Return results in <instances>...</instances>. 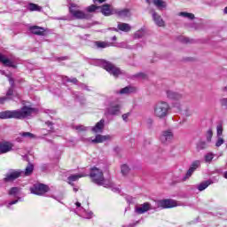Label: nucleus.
Returning a JSON list of instances; mask_svg holds the SVG:
<instances>
[{
	"label": "nucleus",
	"mask_w": 227,
	"mask_h": 227,
	"mask_svg": "<svg viewBox=\"0 0 227 227\" xmlns=\"http://www.w3.org/2000/svg\"><path fill=\"white\" fill-rule=\"evenodd\" d=\"M94 45L97 47V49H106V47H110L111 43L102 41H96Z\"/></svg>",
	"instance_id": "25"
},
{
	"label": "nucleus",
	"mask_w": 227,
	"mask_h": 227,
	"mask_svg": "<svg viewBox=\"0 0 227 227\" xmlns=\"http://www.w3.org/2000/svg\"><path fill=\"white\" fill-rule=\"evenodd\" d=\"M179 15L181 17H184L185 19H189L190 20H193V19L195 18L194 14L191 12H180Z\"/></svg>",
	"instance_id": "34"
},
{
	"label": "nucleus",
	"mask_w": 227,
	"mask_h": 227,
	"mask_svg": "<svg viewBox=\"0 0 227 227\" xmlns=\"http://www.w3.org/2000/svg\"><path fill=\"white\" fill-rule=\"evenodd\" d=\"M106 127V120L101 119L95 126L91 127V132L94 134H102Z\"/></svg>",
	"instance_id": "15"
},
{
	"label": "nucleus",
	"mask_w": 227,
	"mask_h": 227,
	"mask_svg": "<svg viewBox=\"0 0 227 227\" xmlns=\"http://www.w3.org/2000/svg\"><path fill=\"white\" fill-rule=\"evenodd\" d=\"M150 13L156 26H158L159 27H164L165 22H164V20H162V17L159 15V13H157V12H155V10L153 9L150 11Z\"/></svg>",
	"instance_id": "10"
},
{
	"label": "nucleus",
	"mask_w": 227,
	"mask_h": 227,
	"mask_svg": "<svg viewBox=\"0 0 227 227\" xmlns=\"http://www.w3.org/2000/svg\"><path fill=\"white\" fill-rule=\"evenodd\" d=\"M9 82H10L11 86H13V84H15V81L12 77H9Z\"/></svg>",
	"instance_id": "49"
},
{
	"label": "nucleus",
	"mask_w": 227,
	"mask_h": 227,
	"mask_svg": "<svg viewBox=\"0 0 227 227\" xmlns=\"http://www.w3.org/2000/svg\"><path fill=\"white\" fill-rule=\"evenodd\" d=\"M224 13H226L227 14V6L224 8Z\"/></svg>",
	"instance_id": "60"
},
{
	"label": "nucleus",
	"mask_w": 227,
	"mask_h": 227,
	"mask_svg": "<svg viewBox=\"0 0 227 227\" xmlns=\"http://www.w3.org/2000/svg\"><path fill=\"white\" fill-rule=\"evenodd\" d=\"M25 139H36V135L31 132H20L16 138L17 143H24Z\"/></svg>",
	"instance_id": "13"
},
{
	"label": "nucleus",
	"mask_w": 227,
	"mask_h": 227,
	"mask_svg": "<svg viewBox=\"0 0 227 227\" xmlns=\"http://www.w3.org/2000/svg\"><path fill=\"white\" fill-rule=\"evenodd\" d=\"M167 98L169 100H182L184 98V95L175 92L173 90H167L166 91Z\"/></svg>",
	"instance_id": "18"
},
{
	"label": "nucleus",
	"mask_w": 227,
	"mask_h": 227,
	"mask_svg": "<svg viewBox=\"0 0 227 227\" xmlns=\"http://www.w3.org/2000/svg\"><path fill=\"white\" fill-rule=\"evenodd\" d=\"M212 136H214V133L212 132V129H208L206 134L207 141L210 143L212 141Z\"/></svg>",
	"instance_id": "39"
},
{
	"label": "nucleus",
	"mask_w": 227,
	"mask_h": 227,
	"mask_svg": "<svg viewBox=\"0 0 227 227\" xmlns=\"http://www.w3.org/2000/svg\"><path fill=\"white\" fill-rule=\"evenodd\" d=\"M180 40L183 43H189V38L187 37H181Z\"/></svg>",
	"instance_id": "47"
},
{
	"label": "nucleus",
	"mask_w": 227,
	"mask_h": 227,
	"mask_svg": "<svg viewBox=\"0 0 227 227\" xmlns=\"http://www.w3.org/2000/svg\"><path fill=\"white\" fill-rule=\"evenodd\" d=\"M217 137H223V124H218L216 127Z\"/></svg>",
	"instance_id": "37"
},
{
	"label": "nucleus",
	"mask_w": 227,
	"mask_h": 227,
	"mask_svg": "<svg viewBox=\"0 0 227 227\" xmlns=\"http://www.w3.org/2000/svg\"><path fill=\"white\" fill-rule=\"evenodd\" d=\"M33 35H37L38 36H45V28L38 26H33L29 27Z\"/></svg>",
	"instance_id": "19"
},
{
	"label": "nucleus",
	"mask_w": 227,
	"mask_h": 227,
	"mask_svg": "<svg viewBox=\"0 0 227 227\" xmlns=\"http://www.w3.org/2000/svg\"><path fill=\"white\" fill-rule=\"evenodd\" d=\"M82 90H87V91H90V89L85 84H82Z\"/></svg>",
	"instance_id": "53"
},
{
	"label": "nucleus",
	"mask_w": 227,
	"mask_h": 227,
	"mask_svg": "<svg viewBox=\"0 0 227 227\" xmlns=\"http://www.w3.org/2000/svg\"><path fill=\"white\" fill-rule=\"evenodd\" d=\"M34 169H35V166H33V164L31 163H28L25 171H23V176H29L30 175L33 174Z\"/></svg>",
	"instance_id": "26"
},
{
	"label": "nucleus",
	"mask_w": 227,
	"mask_h": 227,
	"mask_svg": "<svg viewBox=\"0 0 227 227\" xmlns=\"http://www.w3.org/2000/svg\"><path fill=\"white\" fill-rule=\"evenodd\" d=\"M113 139V137L110 135H97L94 139L88 138V141H91L94 144H98V143H106V141H111Z\"/></svg>",
	"instance_id": "14"
},
{
	"label": "nucleus",
	"mask_w": 227,
	"mask_h": 227,
	"mask_svg": "<svg viewBox=\"0 0 227 227\" xmlns=\"http://www.w3.org/2000/svg\"><path fill=\"white\" fill-rule=\"evenodd\" d=\"M112 40H113L114 42H116V40H117L116 35L113 36V37H112Z\"/></svg>",
	"instance_id": "56"
},
{
	"label": "nucleus",
	"mask_w": 227,
	"mask_h": 227,
	"mask_svg": "<svg viewBox=\"0 0 227 227\" xmlns=\"http://www.w3.org/2000/svg\"><path fill=\"white\" fill-rule=\"evenodd\" d=\"M148 210H155V207H152V204L150 202H145L144 204H141L139 207H137L135 208V212L137 214H146Z\"/></svg>",
	"instance_id": "12"
},
{
	"label": "nucleus",
	"mask_w": 227,
	"mask_h": 227,
	"mask_svg": "<svg viewBox=\"0 0 227 227\" xmlns=\"http://www.w3.org/2000/svg\"><path fill=\"white\" fill-rule=\"evenodd\" d=\"M28 10L29 12H40V10H42V7L38 6L36 4H29Z\"/></svg>",
	"instance_id": "32"
},
{
	"label": "nucleus",
	"mask_w": 227,
	"mask_h": 227,
	"mask_svg": "<svg viewBox=\"0 0 227 227\" xmlns=\"http://www.w3.org/2000/svg\"><path fill=\"white\" fill-rule=\"evenodd\" d=\"M171 114V106L168 101L159 100L153 106V116L156 120H166Z\"/></svg>",
	"instance_id": "2"
},
{
	"label": "nucleus",
	"mask_w": 227,
	"mask_h": 227,
	"mask_svg": "<svg viewBox=\"0 0 227 227\" xmlns=\"http://www.w3.org/2000/svg\"><path fill=\"white\" fill-rule=\"evenodd\" d=\"M69 13L74 18L78 20H83V19H91V15L75 8V4H71L69 7Z\"/></svg>",
	"instance_id": "5"
},
{
	"label": "nucleus",
	"mask_w": 227,
	"mask_h": 227,
	"mask_svg": "<svg viewBox=\"0 0 227 227\" xmlns=\"http://www.w3.org/2000/svg\"><path fill=\"white\" fill-rule=\"evenodd\" d=\"M158 208H173L176 207V201L173 200H161L157 202Z\"/></svg>",
	"instance_id": "9"
},
{
	"label": "nucleus",
	"mask_w": 227,
	"mask_h": 227,
	"mask_svg": "<svg viewBox=\"0 0 227 227\" xmlns=\"http://www.w3.org/2000/svg\"><path fill=\"white\" fill-rule=\"evenodd\" d=\"M215 157V154L214 153H207V154H205L204 156V160L205 162H207V164H210V162H212V160H214V158Z\"/></svg>",
	"instance_id": "27"
},
{
	"label": "nucleus",
	"mask_w": 227,
	"mask_h": 227,
	"mask_svg": "<svg viewBox=\"0 0 227 227\" xmlns=\"http://www.w3.org/2000/svg\"><path fill=\"white\" fill-rule=\"evenodd\" d=\"M117 27L118 28H112L113 31L118 32V29H119V31H123L124 33H129V31H130V29H132V27H130V25H129V23H121V22L118 23Z\"/></svg>",
	"instance_id": "20"
},
{
	"label": "nucleus",
	"mask_w": 227,
	"mask_h": 227,
	"mask_svg": "<svg viewBox=\"0 0 227 227\" xmlns=\"http://www.w3.org/2000/svg\"><path fill=\"white\" fill-rule=\"evenodd\" d=\"M220 102H221V106H223V107H225V109H227V98H222Z\"/></svg>",
	"instance_id": "43"
},
{
	"label": "nucleus",
	"mask_w": 227,
	"mask_h": 227,
	"mask_svg": "<svg viewBox=\"0 0 227 227\" xmlns=\"http://www.w3.org/2000/svg\"><path fill=\"white\" fill-rule=\"evenodd\" d=\"M88 176H90L93 184L97 185H102L106 188L113 187V182L110 179H105L104 172L97 167L90 168V175L88 174Z\"/></svg>",
	"instance_id": "3"
},
{
	"label": "nucleus",
	"mask_w": 227,
	"mask_h": 227,
	"mask_svg": "<svg viewBox=\"0 0 227 227\" xmlns=\"http://www.w3.org/2000/svg\"><path fill=\"white\" fill-rule=\"evenodd\" d=\"M113 13H114V15H117V17H120L121 19H126V17H130L129 9H115Z\"/></svg>",
	"instance_id": "17"
},
{
	"label": "nucleus",
	"mask_w": 227,
	"mask_h": 227,
	"mask_svg": "<svg viewBox=\"0 0 227 227\" xmlns=\"http://www.w3.org/2000/svg\"><path fill=\"white\" fill-rule=\"evenodd\" d=\"M145 36V30L141 29L135 33V38H143Z\"/></svg>",
	"instance_id": "40"
},
{
	"label": "nucleus",
	"mask_w": 227,
	"mask_h": 227,
	"mask_svg": "<svg viewBox=\"0 0 227 227\" xmlns=\"http://www.w3.org/2000/svg\"><path fill=\"white\" fill-rule=\"evenodd\" d=\"M130 116V113H127V114H122V120L124 121H127L128 118Z\"/></svg>",
	"instance_id": "45"
},
{
	"label": "nucleus",
	"mask_w": 227,
	"mask_h": 227,
	"mask_svg": "<svg viewBox=\"0 0 227 227\" xmlns=\"http://www.w3.org/2000/svg\"><path fill=\"white\" fill-rule=\"evenodd\" d=\"M223 176H224V178H226V179H227V171H226V172H224Z\"/></svg>",
	"instance_id": "58"
},
{
	"label": "nucleus",
	"mask_w": 227,
	"mask_h": 227,
	"mask_svg": "<svg viewBox=\"0 0 227 227\" xmlns=\"http://www.w3.org/2000/svg\"><path fill=\"white\" fill-rule=\"evenodd\" d=\"M35 113H36V109L29 106H23L19 110L0 112V120H8L12 118H14L15 120H24V118H27L28 116H31V114H35Z\"/></svg>",
	"instance_id": "1"
},
{
	"label": "nucleus",
	"mask_w": 227,
	"mask_h": 227,
	"mask_svg": "<svg viewBox=\"0 0 227 227\" xmlns=\"http://www.w3.org/2000/svg\"><path fill=\"white\" fill-rule=\"evenodd\" d=\"M121 106L118 104H111L106 111V114H109L110 116H118L120 114V109Z\"/></svg>",
	"instance_id": "11"
},
{
	"label": "nucleus",
	"mask_w": 227,
	"mask_h": 227,
	"mask_svg": "<svg viewBox=\"0 0 227 227\" xmlns=\"http://www.w3.org/2000/svg\"><path fill=\"white\" fill-rule=\"evenodd\" d=\"M20 189L19 187H12L10 191H9V194L11 196H14L15 194H17L19 192Z\"/></svg>",
	"instance_id": "42"
},
{
	"label": "nucleus",
	"mask_w": 227,
	"mask_h": 227,
	"mask_svg": "<svg viewBox=\"0 0 227 227\" xmlns=\"http://www.w3.org/2000/svg\"><path fill=\"white\" fill-rule=\"evenodd\" d=\"M223 91L227 92V85L223 88Z\"/></svg>",
	"instance_id": "59"
},
{
	"label": "nucleus",
	"mask_w": 227,
	"mask_h": 227,
	"mask_svg": "<svg viewBox=\"0 0 227 227\" xmlns=\"http://www.w3.org/2000/svg\"><path fill=\"white\" fill-rule=\"evenodd\" d=\"M75 130H77L78 132H86V130H88V128L82 125H78L74 127Z\"/></svg>",
	"instance_id": "38"
},
{
	"label": "nucleus",
	"mask_w": 227,
	"mask_h": 227,
	"mask_svg": "<svg viewBox=\"0 0 227 227\" xmlns=\"http://www.w3.org/2000/svg\"><path fill=\"white\" fill-rule=\"evenodd\" d=\"M77 191H78L77 188H74V192H77Z\"/></svg>",
	"instance_id": "63"
},
{
	"label": "nucleus",
	"mask_w": 227,
	"mask_h": 227,
	"mask_svg": "<svg viewBox=\"0 0 227 227\" xmlns=\"http://www.w3.org/2000/svg\"><path fill=\"white\" fill-rule=\"evenodd\" d=\"M13 148V144L10 142H5L0 145V153H8V152H12Z\"/></svg>",
	"instance_id": "21"
},
{
	"label": "nucleus",
	"mask_w": 227,
	"mask_h": 227,
	"mask_svg": "<svg viewBox=\"0 0 227 227\" xmlns=\"http://www.w3.org/2000/svg\"><path fill=\"white\" fill-rule=\"evenodd\" d=\"M154 6H157L159 10H162V8H166L167 4L166 2L162 0H153Z\"/></svg>",
	"instance_id": "28"
},
{
	"label": "nucleus",
	"mask_w": 227,
	"mask_h": 227,
	"mask_svg": "<svg viewBox=\"0 0 227 227\" xmlns=\"http://www.w3.org/2000/svg\"><path fill=\"white\" fill-rule=\"evenodd\" d=\"M0 62L4 65V67H11L12 68H15V65L13 62L10 60V59L6 58V56L0 53Z\"/></svg>",
	"instance_id": "23"
},
{
	"label": "nucleus",
	"mask_w": 227,
	"mask_h": 227,
	"mask_svg": "<svg viewBox=\"0 0 227 227\" xmlns=\"http://www.w3.org/2000/svg\"><path fill=\"white\" fill-rule=\"evenodd\" d=\"M84 176H88V173L82 172L80 174L69 176L67 177V180H68L69 184H72V182H77V180H79V178H84Z\"/></svg>",
	"instance_id": "22"
},
{
	"label": "nucleus",
	"mask_w": 227,
	"mask_h": 227,
	"mask_svg": "<svg viewBox=\"0 0 227 227\" xmlns=\"http://www.w3.org/2000/svg\"><path fill=\"white\" fill-rule=\"evenodd\" d=\"M194 173V170L192 168H189L185 174V176L183 177V182H185L190 179L191 176H192V174Z\"/></svg>",
	"instance_id": "33"
},
{
	"label": "nucleus",
	"mask_w": 227,
	"mask_h": 227,
	"mask_svg": "<svg viewBox=\"0 0 227 227\" xmlns=\"http://www.w3.org/2000/svg\"><path fill=\"white\" fill-rule=\"evenodd\" d=\"M7 97H12L13 95V88H10L6 93Z\"/></svg>",
	"instance_id": "46"
},
{
	"label": "nucleus",
	"mask_w": 227,
	"mask_h": 227,
	"mask_svg": "<svg viewBox=\"0 0 227 227\" xmlns=\"http://www.w3.org/2000/svg\"><path fill=\"white\" fill-rule=\"evenodd\" d=\"M94 3H105L106 0H93Z\"/></svg>",
	"instance_id": "54"
},
{
	"label": "nucleus",
	"mask_w": 227,
	"mask_h": 227,
	"mask_svg": "<svg viewBox=\"0 0 227 227\" xmlns=\"http://www.w3.org/2000/svg\"><path fill=\"white\" fill-rule=\"evenodd\" d=\"M52 198H53L54 200H57V201H59V200H58V198H56L55 196H52Z\"/></svg>",
	"instance_id": "62"
},
{
	"label": "nucleus",
	"mask_w": 227,
	"mask_h": 227,
	"mask_svg": "<svg viewBox=\"0 0 227 227\" xmlns=\"http://www.w3.org/2000/svg\"><path fill=\"white\" fill-rule=\"evenodd\" d=\"M97 10H100V6L92 4L89 7H87V12H89V13H93V12H97Z\"/></svg>",
	"instance_id": "36"
},
{
	"label": "nucleus",
	"mask_w": 227,
	"mask_h": 227,
	"mask_svg": "<svg viewBox=\"0 0 227 227\" xmlns=\"http://www.w3.org/2000/svg\"><path fill=\"white\" fill-rule=\"evenodd\" d=\"M18 202H19V200H12V201L9 202L8 207H12V205H15Z\"/></svg>",
	"instance_id": "50"
},
{
	"label": "nucleus",
	"mask_w": 227,
	"mask_h": 227,
	"mask_svg": "<svg viewBox=\"0 0 227 227\" xmlns=\"http://www.w3.org/2000/svg\"><path fill=\"white\" fill-rule=\"evenodd\" d=\"M99 10L101 12V13H103V15H105L106 17H109V15H114V8H111V5L109 4H105L103 6H99Z\"/></svg>",
	"instance_id": "16"
},
{
	"label": "nucleus",
	"mask_w": 227,
	"mask_h": 227,
	"mask_svg": "<svg viewBox=\"0 0 227 227\" xmlns=\"http://www.w3.org/2000/svg\"><path fill=\"white\" fill-rule=\"evenodd\" d=\"M47 123V125L49 126V127H51V125H52V122H51V121H48V122H46Z\"/></svg>",
	"instance_id": "57"
},
{
	"label": "nucleus",
	"mask_w": 227,
	"mask_h": 227,
	"mask_svg": "<svg viewBox=\"0 0 227 227\" xmlns=\"http://www.w3.org/2000/svg\"><path fill=\"white\" fill-rule=\"evenodd\" d=\"M60 59L64 60V59H67V57H62Z\"/></svg>",
	"instance_id": "61"
},
{
	"label": "nucleus",
	"mask_w": 227,
	"mask_h": 227,
	"mask_svg": "<svg viewBox=\"0 0 227 227\" xmlns=\"http://www.w3.org/2000/svg\"><path fill=\"white\" fill-rule=\"evenodd\" d=\"M192 112L187 110L185 113V116H192Z\"/></svg>",
	"instance_id": "51"
},
{
	"label": "nucleus",
	"mask_w": 227,
	"mask_h": 227,
	"mask_svg": "<svg viewBox=\"0 0 227 227\" xmlns=\"http://www.w3.org/2000/svg\"><path fill=\"white\" fill-rule=\"evenodd\" d=\"M6 100H8V98H6V97L0 98V104L6 102Z\"/></svg>",
	"instance_id": "48"
},
{
	"label": "nucleus",
	"mask_w": 227,
	"mask_h": 227,
	"mask_svg": "<svg viewBox=\"0 0 227 227\" xmlns=\"http://www.w3.org/2000/svg\"><path fill=\"white\" fill-rule=\"evenodd\" d=\"M148 4H150V0H145Z\"/></svg>",
	"instance_id": "64"
},
{
	"label": "nucleus",
	"mask_w": 227,
	"mask_h": 227,
	"mask_svg": "<svg viewBox=\"0 0 227 227\" xmlns=\"http://www.w3.org/2000/svg\"><path fill=\"white\" fill-rule=\"evenodd\" d=\"M121 173L126 176L129 173H130V168L127 164H124L121 167Z\"/></svg>",
	"instance_id": "31"
},
{
	"label": "nucleus",
	"mask_w": 227,
	"mask_h": 227,
	"mask_svg": "<svg viewBox=\"0 0 227 227\" xmlns=\"http://www.w3.org/2000/svg\"><path fill=\"white\" fill-rule=\"evenodd\" d=\"M98 67H101L108 74H111V75H114V77H118V75H121V70H120L119 67H116L113 63L109 61H106L104 59L98 60Z\"/></svg>",
	"instance_id": "4"
},
{
	"label": "nucleus",
	"mask_w": 227,
	"mask_h": 227,
	"mask_svg": "<svg viewBox=\"0 0 227 227\" xmlns=\"http://www.w3.org/2000/svg\"><path fill=\"white\" fill-rule=\"evenodd\" d=\"M66 80L67 82H73V84H77L78 81H77V78H68V77H66Z\"/></svg>",
	"instance_id": "44"
},
{
	"label": "nucleus",
	"mask_w": 227,
	"mask_h": 227,
	"mask_svg": "<svg viewBox=\"0 0 227 227\" xmlns=\"http://www.w3.org/2000/svg\"><path fill=\"white\" fill-rule=\"evenodd\" d=\"M173 139H175V134L171 129L163 130L160 137V141L162 143V145H169Z\"/></svg>",
	"instance_id": "7"
},
{
	"label": "nucleus",
	"mask_w": 227,
	"mask_h": 227,
	"mask_svg": "<svg viewBox=\"0 0 227 227\" xmlns=\"http://www.w3.org/2000/svg\"><path fill=\"white\" fill-rule=\"evenodd\" d=\"M20 176H24V171L22 170H12L6 175L4 178V182H13V180H17Z\"/></svg>",
	"instance_id": "8"
},
{
	"label": "nucleus",
	"mask_w": 227,
	"mask_h": 227,
	"mask_svg": "<svg viewBox=\"0 0 227 227\" xmlns=\"http://www.w3.org/2000/svg\"><path fill=\"white\" fill-rule=\"evenodd\" d=\"M30 192L32 194H36L37 196H43L45 192H49V187L47 184H35L30 188Z\"/></svg>",
	"instance_id": "6"
},
{
	"label": "nucleus",
	"mask_w": 227,
	"mask_h": 227,
	"mask_svg": "<svg viewBox=\"0 0 227 227\" xmlns=\"http://www.w3.org/2000/svg\"><path fill=\"white\" fill-rule=\"evenodd\" d=\"M211 184H212L211 181H205L200 184H199L198 189L199 191H205V189H207V187H208V185H210Z\"/></svg>",
	"instance_id": "30"
},
{
	"label": "nucleus",
	"mask_w": 227,
	"mask_h": 227,
	"mask_svg": "<svg viewBox=\"0 0 227 227\" xmlns=\"http://www.w3.org/2000/svg\"><path fill=\"white\" fill-rule=\"evenodd\" d=\"M75 205H76L77 208H81V202H76Z\"/></svg>",
	"instance_id": "55"
},
{
	"label": "nucleus",
	"mask_w": 227,
	"mask_h": 227,
	"mask_svg": "<svg viewBox=\"0 0 227 227\" xmlns=\"http://www.w3.org/2000/svg\"><path fill=\"white\" fill-rule=\"evenodd\" d=\"M91 215H93V213H89L88 215L85 216L86 219H91Z\"/></svg>",
	"instance_id": "52"
},
{
	"label": "nucleus",
	"mask_w": 227,
	"mask_h": 227,
	"mask_svg": "<svg viewBox=\"0 0 227 227\" xmlns=\"http://www.w3.org/2000/svg\"><path fill=\"white\" fill-rule=\"evenodd\" d=\"M200 166H201V161L200 160H194L192 161V163L190 166L191 169H193L194 171H196V169H198V168H200Z\"/></svg>",
	"instance_id": "35"
},
{
	"label": "nucleus",
	"mask_w": 227,
	"mask_h": 227,
	"mask_svg": "<svg viewBox=\"0 0 227 227\" xmlns=\"http://www.w3.org/2000/svg\"><path fill=\"white\" fill-rule=\"evenodd\" d=\"M223 145H224V139H223L222 137H218V139L215 143V146L219 148V146H222Z\"/></svg>",
	"instance_id": "41"
},
{
	"label": "nucleus",
	"mask_w": 227,
	"mask_h": 227,
	"mask_svg": "<svg viewBox=\"0 0 227 227\" xmlns=\"http://www.w3.org/2000/svg\"><path fill=\"white\" fill-rule=\"evenodd\" d=\"M208 148V145L205 141H200L197 144V150L200 152L201 150H207Z\"/></svg>",
	"instance_id": "29"
},
{
	"label": "nucleus",
	"mask_w": 227,
	"mask_h": 227,
	"mask_svg": "<svg viewBox=\"0 0 227 227\" xmlns=\"http://www.w3.org/2000/svg\"><path fill=\"white\" fill-rule=\"evenodd\" d=\"M136 91V88L132 86H127L120 90L121 95H129L130 93H134Z\"/></svg>",
	"instance_id": "24"
}]
</instances>
